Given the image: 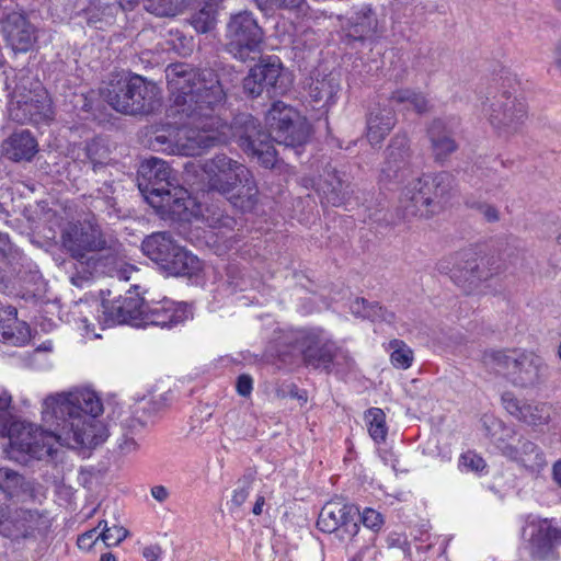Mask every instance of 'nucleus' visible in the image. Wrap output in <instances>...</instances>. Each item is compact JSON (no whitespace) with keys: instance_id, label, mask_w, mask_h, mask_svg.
Segmentation results:
<instances>
[{"instance_id":"nucleus-1","label":"nucleus","mask_w":561,"mask_h":561,"mask_svg":"<svg viewBox=\"0 0 561 561\" xmlns=\"http://www.w3.org/2000/svg\"><path fill=\"white\" fill-rule=\"evenodd\" d=\"M43 419L55 425L45 432L33 424H14L9 430V457L16 461L28 458L43 459L53 451V440L71 448H93L108 436L107 428L99 416L103 403L90 389L47 397L43 402Z\"/></svg>"},{"instance_id":"nucleus-2","label":"nucleus","mask_w":561,"mask_h":561,"mask_svg":"<svg viewBox=\"0 0 561 561\" xmlns=\"http://www.w3.org/2000/svg\"><path fill=\"white\" fill-rule=\"evenodd\" d=\"M172 103L169 116L179 124L175 147L182 156H196L227 138L229 127L214 115L225 98L216 73L173 64L165 70Z\"/></svg>"},{"instance_id":"nucleus-3","label":"nucleus","mask_w":561,"mask_h":561,"mask_svg":"<svg viewBox=\"0 0 561 561\" xmlns=\"http://www.w3.org/2000/svg\"><path fill=\"white\" fill-rule=\"evenodd\" d=\"M268 134L259 129V124L251 115H243L237 124L243 125V131L234 133L240 147L264 168H274L277 163L273 141L286 147L301 146L310 135V125L296 108L276 101L265 116Z\"/></svg>"},{"instance_id":"nucleus-4","label":"nucleus","mask_w":561,"mask_h":561,"mask_svg":"<svg viewBox=\"0 0 561 561\" xmlns=\"http://www.w3.org/2000/svg\"><path fill=\"white\" fill-rule=\"evenodd\" d=\"M136 179L140 194L151 207L169 211L182 221L196 220L213 228L220 225L222 213L218 208L205 207L197 195L169 181L176 178Z\"/></svg>"},{"instance_id":"nucleus-5","label":"nucleus","mask_w":561,"mask_h":561,"mask_svg":"<svg viewBox=\"0 0 561 561\" xmlns=\"http://www.w3.org/2000/svg\"><path fill=\"white\" fill-rule=\"evenodd\" d=\"M480 360L485 370L504 377L518 388H536L549 377V366L531 351L488 348L482 352Z\"/></svg>"},{"instance_id":"nucleus-6","label":"nucleus","mask_w":561,"mask_h":561,"mask_svg":"<svg viewBox=\"0 0 561 561\" xmlns=\"http://www.w3.org/2000/svg\"><path fill=\"white\" fill-rule=\"evenodd\" d=\"M61 245L64 250L78 263L83 265V273L72 275L70 280L75 286L81 287L90 280L92 270L98 271L100 260L94 253L103 250L118 251V243L107 239L100 225L94 220L68 222L61 230Z\"/></svg>"},{"instance_id":"nucleus-7","label":"nucleus","mask_w":561,"mask_h":561,"mask_svg":"<svg viewBox=\"0 0 561 561\" xmlns=\"http://www.w3.org/2000/svg\"><path fill=\"white\" fill-rule=\"evenodd\" d=\"M8 104L11 119L25 124H39L53 118L51 102L47 91L26 70H20Z\"/></svg>"},{"instance_id":"nucleus-8","label":"nucleus","mask_w":561,"mask_h":561,"mask_svg":"<svg viewBox=\"0 0 561 561\" xmlns=\"http://www.w3.org/2000/svg\"><path fill=\"white\" fill-rule=\"evenodd\" d=\"M101 94L115 111L136 115L153 110L158 88L141 76H117L101 90Z\"/></svg>"},{"instance_id":"nucleus-9","label":"nucleus","mask_w":561,"mask_h":561,"mask_svg":"<svg viewBox=\"0 0 561 561\" xmlns=\"http://www.w3.org/2000/svg\"><path fill=\"white\" fill-rule=\"evenodd\" d=\"M450 190L448 178H413L400 198V210L405 220L430 218L439 213Z\"/></svg>"},{"instance_id":"nucleus-10","label":"nucleus","mask_w":561,"mask_h":561,"mask_svg":"<svg viewBox=\"0 0 561 561\" xmlns=\"http://www.w3.org/2000/svg\"><path fill=\"white\" fill-rule=\"evenodd\" d=\"M141 250L169 275L192 277L202 268L198 257L176 244L170 232L160 231L146 237Z\"/></svg>"},{"instance_id":"nucleus-11","label":"nucleus","mask_w":561,"mask_h":561,"mask_svg":"<svg viewBox=\"0 0 561 561\" xmlns=\"http://www.w3.org/2000/svg\"><path fill=\"white\" fill-rule=\"evenodd\" d=\"M285 344L290 353L302 357L307 366L330 371L332 364L340 365V358L350 365L352 358L346 352L339 348L335 343L322 339L319 332L309 329H299L285 335Z\"/></svg>"},{"instance_id":"nucleus-12","label":"nucleus","mask_w":561,"mask_h":561,"mask_svg":"<svg viewBox=\"0 0 561 561\" xmlns=\"http://www.w3.org/2000/svg\"><path fill=\"white\" fill-rule=\"evenodd\" d=\"M50 527L51 520L46 511L0 508V535L18 545L44 539Z\"/></svg>"},{"instance_id":"nucleus-13","label":"nucleus","mask_w":561,"mask_h":561,"mask_svg":"<svg viewBox=\"0 0 561 561\" xmlns=\"http://www.w3.org/2000/svg\"><path fill=\"white\" fill-rule=\"evenodd\" d=\"M489 263V259L480 257L472 250H463L454 257L440 260L437 263V271L449 274L456 285L469 293L493 275Z\"/></svg>"},{"instance_id":"nucleus-14","label":"nucleus","mask_w":561,"mask_h":561,"mask_svg":"<svg viewBox=\"0 0 561 561\" xmlns=\"http://www.w3.org/2000/svg\"><path fill=\"white\" fill-rule=\"evenodd\" d=\"M483 113L496 134L504 138L518 134L528 117L526 103L506 93L495 96L483 107Z\"/></svg>"},{"instance_id":"nucleus-15","label":"nucleus","mask_w":561,"mask_h":561,"mask_svg":"<svg viewBox=\"0 0 561 561\" xmlns=\"http://www.w3.org/2000/svg\"><path fill=\"white\" fill-rule=\"evenodd\" d=\"M147 302L140 296L139 286L133 285L114 300L103 299L98 309L99 321L105 327L130 324L141 327Z\"/></svg>"},{"instance_id":"nucleus-16","label":"nucleus","mask_w":561,"mask_h":561,"mask_svg":"<svg viewBox=\"0 0 561 561\" xmlns=\"http://www.w3.org/2000/svg\"><path fill=\"white\" fill-rule=\"evenodd\" d=\"M228 50L245 61L252 53H260L263 31L249 11L232 15L227 26Z\"/></svg>"},{"instance_id":"nucleus-17","label":"nucleus","mask_w":561,"mask_h":561,"mask_svg":"<svg viewBox=\"0 0 561 561\" xmlns=\"http://www.w3.org/2000/svg\"><path fill=\"white\" fill-rule=\"evenodd\" d=\"M207 191L202 196L218 193L225 196L234 207L251 211L257 203V185L254 178H208Z\"/></svg>"},{"instance_id":"nucleus-18","label":"nucleus","mask_w":561,"mask_h":561,"mask_svg":"<svg viewBox=\"0 0 561 561\" xmlns=\"http://www.w3.org/2000/svg\"><path fill=\"white\" fill-rule=\"evenodd\" d=\"M0 24L3 37L14 53H26L33 47L36 41L35 27L23 13L9 12Z\"/></svg>"},{"instance_id":"nucleus-19","label":"nucleus","mask_w":561,"mask_h":561,"mask_svg":"<svg viewBox=\"0 0 561 561\" xmlns=\"http://www.w3.org/2000/svg\"><path fill=\"white\" fill-rule=\"evenodd\" d=\"M459 125L460 121L456 116L433 119L427 129V135L435 161L443 162L457 150L458 145L454 139V134L459 128Z\"/></svg>"},{"instance_id":"nucleus-20","label":"nucleus","mask_w":561,"mask_h":561,"mask_svg":"<svg viewBox=\"0 0 561 561\" xmlns=\"http://www.w3.org/2000/svg\"><path fill=\"white\" fill-rule=\"evenodd\" d=\"M190 313L187 305L175 302L168 298L160 301L147 302L141 327L156 325L172 328L184 322Z\"/></svg>"},{"instance_id":"nucleus-21","label":"nucleus","mask_w":561,"mask_h":561,"mask_svg":"<svg viewBox=\"0 0 561 561\" xmlns=\"http://www.w3.org/2000/svg\"><path fill=\"white\" fill-rule=\"evenodd\" d=\"M501 400L504 409L511 415L528 425H542L550 419V408L546 403L524 402L510 391L504 392Z\"/></svg>"},{"instance_id":"nucleus-22","label":"nucleus","mask_w":561,"mask_h":561,"mask_svg":"<svg viewBox=\"0 0 561 561\" xmlns=\"http://www.w3.org/2000/svg\"><path fill=\"white\" fill-rule=\"evenodd\" d=\"M499 448L504 457L531 472H539L547 465L541 448L526 438H519L517 445L504 444Z\"/></svg>"},{"instance_id":"nucleus-23","label":"nucleus","mask_w":561,"mask_h":561,"mask_svg":"<svg viewBox=\"0 0 561 561\" xmlns=\"http://www.w3.org/2000/svg\"><path fill=\"white\" fill-rule=\"evenodd\" d=\"M397 117L393 108L387 104L377 103L367 116L366 137L370 145H380L393 129Z\"/></svg>"},{"instance_id":"nucleus-24","label":"nucleus","mask_w":561,"mask_h":561,"mask_svg":"<svg viewBox=\"0 0 561 561\" xmlns=\"http://www.w3.org/2000/svg\"><path fill=\"white\" fill-rule=\"evenodd\" d=\"M0 337L13 346H22L30 341V327L18 320V310L12 306L0 309Z\"/></svg>"},{"instance_id":"nucleus-25","label":"nucleus","mask_w":561,"mask_h":561,"mask_svg":"<svg viewBox=\"0 0 561 561\" xmlns=\"http://www.w3.org/2000/svg\"><path fill=\"white\" fill-rule=\"evenodd\" d=\"M38 151V144L33 135L25 129L14 131L1 146L2 154L9 160L31 161Z\"/></svg>"},{"instance_id":"nucleus-26","label":"nucleus","mask_w":561,"mask_h":561,"mask_svg":"<svg viewBox=\"0 0 561 561\" xmlns=\"http://www.w3.org/2000/svg\"><path fill=\"white\" fill-rule=\"evenodd\" d=\"M98 528L101 529L99 537L106 547L118 546L129 535V531L121 525L119 510L116 504L105 506L103 519L99 522Z\"/></svg>"},{"instance_id":"nucleus-27","label":"nucleus","mask_w":561,"mask_h":561,"mask_svg":"<svg viewBox=\"0 0 561 561\" xmlns=\"http://www.w3.org/2000/svg\"><path fill=\"white\" fill-rule=\"evenodd\" d=\"M379 23L376 14L368 7H363L350 20V26L345 28L346 36L355 41L374 38L378 33Z\"/></svg>"},{"instance_id":"nucleus-28","label":"nucleus","mask_w":561,"mask_h":561,"mask_svg":"<svg viewBox=\"0 0 561 561\" xmlns=\"http://www.w3.org/2000/svg\"><path fill=\"white\" fill-rule=\"evenodd\" d=\"M358 515V510L352 505L337 502L327 503L320 511L317 526L321 531L332 534L337 528V525Z\"/></svg>"},{"instance_id":"nucleus-29","label":"nucleus","mask_w":561,"mask_h":561,"mask_svg":"<svg viewBox=\"0 0 561 561\" xmlns=\"http://www.w3.org/2000/svg\"><path fill=\"white\" fill-rule=\"evenodd\" d=\"M410 159L409 138L405 134H397L386 151V161L382 172L398 173L405 169Z\"/></svg>"},{"instance_id":"nucleus-30","label":"nucleus","mask_w":561,"mask_h":561,"mask_svg":"<svg viewBox=\"0 0 561 561\" xmlns=\"http://www.w3.org/2000/svg\"><path fill=\"white\" fill-rule=\"evenodd\" d=\"M340 91L339 79L330 73L320 78H313L309 88L311 100L320 104L321 108H329L336 102L337 92Z\"/></svg>"},{"instance_id":"nucleus-31","label":"nucleus","mask_w":561,"mask_h":561,"mask_svg":"<svg viewBox=\"0 0 561 561\" xmlns=\"http://www.w3.org/2000/svg\"><path fill=\"white\" fill-rule=\"evenodd\" d=\"M560 541L561 530L552 527L547 522L537 525L529 539L533 553L539 558L546 557L552 547Z\"/></svg>"},{"instance_id":"nucleus-32","label":"nucleus","mask_w":561,"mask_h":561,"mask_svg":"<svg viewBox=\"0 0 561 561\" xmlns=\"http://www.w3.org/2000/svg\"><path fill=\"white\" fill-rule=\"evenodd\" d=\"M389 101L401 105L405 110H413L417 114H424L431 110L426 95L419 90L410 88L397 89L391 93Z\"/></svg>"},{"instance_id":"nucleus-33","label":"nucleus","mask_w":561,"mask_h":561,"mask_svg":"<svg viewBox=\"0 0 561 561\" xmlns=\"http://www.w3.org/2000/svg\"><path fill=\"white\" fill-rule=\"evenodd\" d=\"M351 312L358 318L370 321H394V313L381 307L378 302H369L364 298H356L350 306Z\"/></svg>"},{"instance_id":"nucleus-34","label":"nucleus","mask_w":561,"mask_h":561,"mask_svg":"<svg viewBox=\"0 0 561 561\" xmlns=\"http://www.w3.org/2000/svg\"><path fill=\"white\" fill-rule=\"evenodd\" d=\"M0 491L8 499H19L30 491V484L18 471L8 468H0Z\"/></svg>"},{"instance_id":"nucleus-35","label":"nucleus","mask_w":561,"mask_h":561,"mask_svg":"<svg viewBox=\"0 0 561 561\" xmlns=\"http://www.w3.org/2000/svg\"><path fill=\"white\" fill-rule=\"evenodd\" d=\"M0 261L11 267L13 274L25 280L24 263L27 259L20 252L7 233L0 232Z\"/></svg>"},{"instance_id":"nucleus-36","label":"nucleus","mask_w":561,"mask_h":561,"mask_svg":"<svg viewBox=\"0 0 561 561\" xmlns=\"http://www.w3.org/2000/svg\"><path fill=\"white\" fill-rule=\"evenodd\" d=\"M205 175H243L245 167L226 154H218L202 164Z\"/></svg>"},{"instance_id":"nucleus-37","label":"nucleus","mask_w":561,"mask_h":561,"mask_svg":"<svg viewBox=\"0 0 561 561\" xmlns=\"http://www.w3.org/2000/svg\"><path fill=\"white\" fill-rule=\"evenodd\" d=\"M254 76H257L266 89L276 88L282 73V64L277 57L263 58L253 67Z\"/></svg>"},{"instance_id":"nucleus-38","label":"nucleus","mask_w":561,"mask_h":561,"mask_svg":"<svg viewBox=\"0 0 561 561\" xmlns=\"http://www.w3.org/2000/svg\"><path fill=\"white\" fill-rule=\"evenodd\" d=\"M365 419L368 424V432L370 437L376 443L385 442L388 433L385 412L379 408H370L366 412Z\"/></svg>"},{"instance_id":"nucleus-39","label":"nucleus","mask_w":561,"mask_h":561,"mask_svg":"<svg viewBox=\"0 0 561 561\" xmlns=\"http://www.w3.org/2000/svg\"><path fill=\"white\" fill-rule=\"evenodd\" d=\"M217 7L206 3L202 9L192 15L191 23L198 33L211 31L217 23Z\"/></svg>"},{"instance_id":"nucleus-40","label":"nucleus","mask_w":561,"mask_h":561,"mask_svg":"<svg viewBox=\"0 0 561 561\" xmlns=\"http://www.w3.org/2000/svg\"><path fill=\"white\" fill-rule=\"evenodd\" d=\"M392 350L390 354L391 364L399 369H408L413 362V351L401 340H392L389 343Z\"/></svg>"},{"instance_id":"nucleus-41","label":"nucleus","mask_w":561,"mask_h":561,"mask_svg":"<svg viewBox=\"0 0 561 561\" xmlns=\"http://www.w3.org/2000/svg\"><path fill=\"white\" fill-rule=\"evenodd\" d=\"M183 0H144L145 9L157 16L175 15Z\"/></svg>"},{"instance_id":"nucleus-42","label":"nucleus","mask_w":561,"mask_h":561,"mask_svg":"<svg viewBox=\"0 0 561 561\" xmlns=\"http://www.w3.org/2000/svg\"><path fill=\"white\" fill-rule=\"evenodd\" d=\"M110 260L114 264L113 267L106 268L103 260H100V264L98 265V271L92 270V275L94 273L95 274H108L111 277H116L118 280L127 282L130 279V274L138 273V271L136 268H134V266H131V265H128L125 263L117 264V262L114 257H111Z\"/></svg>"},{"instance_id":"nucleus-43","label":"nucleus","mask_w":561,"mask_h":561,"mask_svg":"<svg viewBox=\"0 0 561 561\" xmlns=\"http://www.w3.org/2000/svg\"><path fill=\"white\" fill-rule=\"evenodd\" d=\"M173 172L167 161L157 157L144 160L138 169V175H173Z\"/></svg>"},{"instance_id":"nucleus-44","label":"nucleus","mask_w":561,"mask_h":561,"mask_svg":"<svg viewBox=\"0 0 561 561\" xmlns=\"http://www.w3.org/2000/svg\"><path fill=\"white\" fill-rule=\"evenodd\" d=\"M331 179V181H325L323 193L328 203L333 206H340L344 203L347 192L343 190V182L341 178Z\"/></svg>"},{"instance_id":"nucleus-45","label":"nucleus","mask_w":561,"mask_h":561,"mask_svg":"<svg viewBox=\"0 0 561 561\" xmlns=\"http://www.w3.org/2000/svg\"><path fill=\"white\" fill-rule=\"evenodd\" d=\"M257 7L265 14H270L278 9L293 10L299 8L305 0H255Z\"/></svg>"},{"instance_id":"nucleus-46","label":"nucleus","mask_w":561,"mask_h":561,"mask_svg":"<svg viewBox=\"0 0 561 561\" xmlns=\"http://www.w3.org/2000/svg\"><path fill=\"white\" fill-rule=\"evenodd\" d=\"M486 467L485 460L472 450L461 454L459 458V468L467 471L480 472Z\"/></svg>"},{"instance_id":"nucleus-47","label":"nucleus","mask_w":561,"mask_h":561,"mask_svg":"<svg viewBox=\"0 0 561 561\" xmlns=\"http://www.w3.org/2000/svg\"><path fill=\"white\" fill-rule=\"evenodd\" d=\"M357 522V517H351L341 525H337V528L334 529L333 533L341 541L352 540L358 534L359 530Z\"/></svg>"},{"instance_id":"nucleus-48","label":"nucleus","mask_w":561,"mask_h":561,"mask_svg":"<svg viewBox=\"0 0 561 561\" xmlns=\"http://www.w3.org/2000/svg\"><path fill=\"white\" fill-rule=\"evenodd\" d=\"M145 412L136 409L133 414L122 421V426L128 434H136L147 425V419H144Z\"/></svg>"},{"instance_id":"nucleus-49","label":"nucleus","mask_w":561,"mask_h":561,"mask_svg":"<svg viewBox=\"0 0 561 561\" xmlns=\"http://www.w3.org/2000/svg\"><path fill=\"white\" fill-rule=\"evenodd\" d=\"M357 518L362 520L365 527L374 531H378L383 524L382 515L369 507L365 508L364 512L357 516Z\"/></svg>"},{"instance_id":"nucleus-50","label":"nucleus","mask_w":561,"mask_h":561,"mask_svg":"<svg viewBox=\"0 0 561 561\" xmlns=\"http://www.w3.org/2000/svg\"><path fill=\"white\" fill-rule=\"evenodd\" d=\"M251 481L249 478L244 477L239 480L238 486L233 491V495L231 499V504L234 507H240L249 497L250 494Z\"/></svg>"},{"instance_id":"nucleus-51","label":"nucleus","mask_w":561,"mask_h":561,"mask_svg":"<svg viewBox=\"0 0 561 561\" xmlns=\"http://www.w3.org/2000/svg\"><path fill=\"white\" fill-rule=\"evenodd\" d=\"M243 89L251 96H259L264 89V84L261 82L257 76H254V69L251 68L249 75L243 80Z\"/></svg>"},{"instance_id":"nucleus-52","label":"nucleus","mask_w":561,"mask_h":561,"mask_svg":"<svg viewBox=\"0 0 561 561\" xmlns=\"http://www.w3.org/2000/svg\"><path fill=\"white\" fill-rule=\"evenodd\" d=\"M98 530L99 528L96 527L80 535L77 540L78 547L81 550L89 551L95 545L96 540L100 538Z\"/></svg>"},{"instance_id":"nucleus-53","label":"nucleus","mask_w":561,"mask_h":561,"mask_svg":"<svg viewBox=\"0 0 561 561\" xmlns=\"http://www.w3.org/2000/svg\"><path fill=\"white\" fill-rule=\"evenodd\" d=\"M11 402V396H9L5 391L0 393V433H3L7 430L8 424V408Z\"/></svg>"},{"instance_id":"nucleus-54","label":"nucleus","mask_w":561,"mask_h":561,"mask_svg":"<svg viewBox=\"0 0 561 561\" xmlns=\"http://www.w3.org/2000/svg\"><path fill=\"white\" fill-rule=\"evenodd\" d=\"M467 204L472 208H477L484 216L485 220L489 222H495L500 218L497 209L491 205L483 204V203H472V204L467 203Z\"/></svg>"},{"instance_id":"nucleus-55","label":"nucleus","mask_w":561,"mask_h":561,"mask_svg":"<svg viewBox=\"0 0 561 561\" xmlns=\"http://www.w3.org/2000/svg\"><path fill=\"white\" fill-rule=\"evenodd\" d=\"M98 147H99V142L98 141H92L87 147V156H88V158L90 160L88 162V165H91V171L94 172V173L104 172V170H103V162L98 161L95 159V157H94L96 154V152H98Z\"/></svg>"},{"instance_id":"nucleus-56","label":"nucleus","mask_w":561,"mask_h":561,"mask_svg":"<svg viewBox=\"0 0 561 561\" xmlns=\"http://www.w3.org/2000/svg\"><path fill=\"white\" fill-rule=\"evenodd\" d=\"M237 392L242 397L251 394L253 389V380L249 375H241L236 382Z\"/></svg>"},{"instance_id":"nucleus-57","label":"nucleus","mask_w":561,"mask_h":561,"mask_svg":"<svg viewBox=\"0 0 561 561\" xmlns=\"http://www.w3.org/2000/svg\"><path fill=\"white\" fill-rule=\"evenodd\" d=\"M162 550L158 545H150L142 549V557L146 561H159Z\"/></svg>"},{"instance_id":"nucleus-58","label":"nucleus","mask_w":561,"mask_h":561,"mask_svg":"<svg viewBox=\"0 0 561 561\" xmlns=\"http://www.w3.org/2000/svg\"><path fill=\"white\" fill-rule=\"evenodd\" d=\"M119 448L123 453L129 454L137 450L138 444L134 437H129L128 433H125L122 440L119 442Z\"/></svg>"},{"instance_id":"nucleus-59","label":"nucleus","mask_w":561,"mask_h":561,"mask_svg":"<svg viewBox=\"0 0 561 561\" xmlns=\"http://www.w3.org/2000/svg\"><path fill=\"white\" fill-rule=\"evenodd\" d=\"M151 495L152 497L158 501L159 503H163L169 499V491L163 485H154L151 488Z\"/></svg>"},{"instance_id":"nucleus-60","label":"nucleus","mask_w":561,"mask_h":561,"mask_svg":"<svg viewBox=\"0 0 561 561\" xmlns=\"http://www.w3.org/2000/svg\"><path fill=\"white\" fill-rule=\"evenodd\" d=\"M552 65L561 76V39L557 43L554 47Z\"/></svg>"},{"instance_id":"nucleus-61","label":"nucleus","mask_w":561,"mask_h":561,"mask_svg":"<svg viewBox=\"0 0 561 561\" xmlns=\"http://www.w3.org/2000/svg\"><path fill=\"white\" fill-rule=\"evenodd\" d=\"M552 479L561 488V459L552 467Z\"/></svg>"},{"instance_id":"nucleus-62","label":"nucleus","mask_w":561,"mask_h":561,"mask_svg":"<svg viewBox=\"0 0 561 561\" xmlns=\"http://www.w3.org/2000/svg\"><path fill=\"white\" fill-rule=\"evenodd\" d=\"M10 277L9 275L0 268V291L4 293L9 288Z\"/></svg>"},{"instance_id":"nucleus-63","label":"nucleus","mask_w":561,"mask_h":561,"mask_svg":"<svg viewBox=\"0 0 561 561\" xmlns=\"http://www.w3.org/2000/svg\"><path fill=\"white\" fill-rule=\"evenodd\" d=\"M139 0H118L119 8L123 11H130L133 10L137 4Z\"/></svg>"},{"instance_id":"nucleus-64","label":"nucleus","mask_w":561,"mask_h":561,"mask_svg":"<svg viewBox=\"0 0 561 561\" xmlns=\"http://www.w3.org/2000/svg\"><path fill=\"white\" fill-rule=\"evenodd\" d=\"M264 503H265L264 496H257L256 502L253 506L252 513L254 515H260L262 513Z\"/></svg>"}]
</instances>
